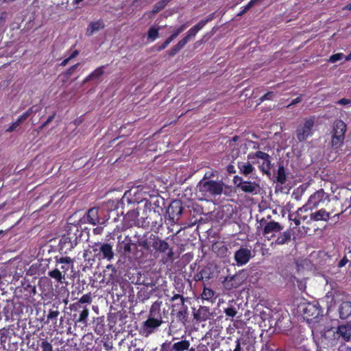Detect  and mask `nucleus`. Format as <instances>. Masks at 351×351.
Returning a JSON list of instances; mask_svg holds the SVG:
<instances>
[{"mask_svg": "<svg viewBox=\"0 0 351 351\" xmlns=\"http://www.w3.org/2000/svg\"><path fill=\"white\" fill-rule=\"evenodd\" d=\"M136 245L142 250L152 253L164 254L162 258L164 264L172 263L174 260V252L169 243L151 232H145L143 235L135 234Z\"/></svg>", "mask_w": 351, "mask_h": 351, "instance_id": "nucleus-1", "label": "nucleus"}, {"mask_svg": "<svg viewBox=\"0 0 351 351\" xmlns=\"http://www.w3.org/2000/svg\"><path fill=\"white\" fill-rule=\"evenodd\" d=\"M298 312L309 324L318 323L319 319L323 317V309L317 301L301 302L298 306Z\"/></svg>", "mask_w": 351, "mask_h": 351, "instance_id": "nucleus-2", "label": "nucleus"}, {"mask_svg": "<svg viewBox=\"0 0 351 351\" xmlns=\"http://www.w3.org/2000/svg\"><path fill=\"white\" fill-rule=\"evenodd\" d=\"M317 351H336L339 348L333 330L325 329L321 332L320 337L315 341Z\"/></svg>", "mask_w": 351, "mask_h": 351, "instance_id": "nucleus-3", "label": "nucleus"}, {"mask_svg": "<svg viewBox=\"0 0 351 351\" xmlns=\"http://www.w3.org/2000/svg\"><path fill=\"white\" fill-rule=\"evenodd\" d=\"M162 323V320L160 306L159 305L154 304L151 306L148 319L143 322L142 326L143 332L146 333L145 336L147 337L152 334Z\"/></svg>", "mask_w": 351, "mask_h": 351, "instance_id": "nucleus-4", "label": "nucleus"}, {"mask_svg": "<svg viewBox=\"0 0 351 351\" xmlns=\"http://www.w3.org/2000/svg\"><path fill=\"white\" fill-rule=\"evenodd\" d=\"M247 159L251 160L252 164H258L259 170L267 176H270L271 165V157L266 152L257 151L247 155Z\"/></svg>", "mask_w": 351, "mask_h": 351, "instance_id": "nucleus-5", "label": "nucleus"}, {"mask_svg": "<svg viewBox=\"0 0 351 351\" xmlns=\"http://www.w3.org/2000/svg\"><path fill=\"white\" fill-rule=\"evenodd\" d=\"M224 184L222 182H217L215 180H201L197 187L199 191L204 195L208 196H217L221 195L223 191Z\"/></svg>", "mask_w": 351, "mask_h": 351, "instance_id": "nucleus-6", "label": "nucleus"}, {"mask_svg": "<svg viewBox=\"0 0 351 351\" xmlns=\"http://www.w3.org/2000/svg\"><path fill=\"white\" fill-rule=\"evenodd\" d=\"M315 122V117L311 116L304 119V121L298 125L295 130V136L299 142H304L308 137L313 136Z\"/></svg>", "mask_w": 351, "mask_h": 351, "instance_id": "nucleus-7", "label": "nucleus"}, {"mask_svg": "<svg viewBox=\"0 0 351 351\" xmlns=\"http://www.w3.org/2000/svg\"><path fill=\"white\" fill-rule=\"evenodd\" d=\"M171 301V314L175 315L180 321L185 322L188 317V307L184 303V298L180 294H175Z\"/></svg>", "mask_w": 351, "mask_h": 351, "instance_id": "nucleus-8", "label": "nucleus"}, {"mask_svg": "<svg viewBox=\"0 0 351 351\" xmlns=\"http://www.w3.org/2000/svg\"><path fill=\"white\" fill-rule=\"evenodd\" d=\"M143 219L142 221H138V225L143 228L151 227L152 230H158L162 226V218L158 210H149V214Z\"/></svg>", "mask_w": 351, "mask_h": 351, "instance_id": "nucleus-9", "label": "nucleus"}, {"mask_svg": "<svg viewBox=\"0 0 351 351\" xmlns=\"http://www.w3.org/2000/svg\"><path fill=\"white\" fill-rule=\"evenodd\" d=\"M330 329L334 330L335 336L340 346L351 340V323L340 324L337 328L331 327Z\"/></svg>", "mask_w": 351, "mask_h": 351, "instance_id": "nucleus-10", "label": "nucleus"}, {"mask_svg": "<svg viewBox=\"0 0 351 351\" xmlns=\"http://www.w3.org/2000/svg\"><path fill=\"white\" fill-rule=\"evenodd\" d=\"M197 32L192 27L186 33V36L181 39L175 46L168 51L167 54L169 57H173L179 51L182 49L193 38H194Z\"/></svg>", "mask_w": 351, "mask_h": 351, "instance_id": "nucleus-11", "label": "nucleus"}, {"mask_svg": "<svg viewBox=\"0 0 351 351\" xmlns=\"http://www.w3.org/2000/svg\"><path fill=\"white\" fill-rule=\"evenodd\" d=\"M167 212L169 215V220L174 223H178L183 212L182 202L179 199L173 200L169 206Z\"/></svg>", "mask_w": 351, "mask_h": 351, "instance_id": "nucleus-12", "label": "nucleus"}, {"mask_svg": "<svg viewBox=\"0 0 351 351\" xmlns=\"http://www.w3.org/2000/svg\"><path fill=\"white\" fill-rule=\"evenodd\" d=\"M245 281V278L241 273H237L232 276L225 277L222 281L223 287L226 290H232L239 287Z\"/></svg>", "mask_w": 351, "mask_h": 351, "instance_id": "nucleus-13", "label": "nucleus"}, {"mask_svg": "<svg viewBox=\"0 0 351 351\" xmlns=\"http://www.w3.org/2000/svg\"><path fill=\"white\" fill-rule=\"evenodd\" d=\"M227 146L230 149V156L232 160L237 158L240 154V148L244 146L246 147V144L241 139L239 136H234L227 141Z\"/></svg>", "mask_w": 351, "mask_h": 351, "instance_id": "nucleus-14", "label": "nucleus"}, {"mask_svg": "<svg viewBox=\"0 0 351 351\" xmlns=\"http://www.w3.org/2000/svg\"><path fill=\"white\" fill-rule=\"evenodd\" d=\"M83 231L80 227V222L78 223H70L67 226L66 232L63 234L68 239L72 240L75 243H79L82 236Z\"/></svg>", "mask_w": 351, "mask_h": 351, "instance_id": "nucleus-15", "label": "nucleus"}, {"mask_svg": "<svg viewBox=\"0 0 351 351\" xmlns=\"http://www.w3.org/2000/svg\"><path fill=\"white\" fill-rule=\"evenodd\" d=\"M308 200L309 201V204H311V206L315 208L322 203H324L326 200L330 202V196L324 189H321L312 194Z\"/></svg>", "mask_w": 351, "mask_h": 351, "instance_id": "nucleus-16", "label": "nucleus"}, {"mask_svg": "<svg viewBox=\"0 0 351 351\" xmlns=\"http://www.w3.org/2000/svg\"><path fill=\"white\" fill-rule=\"evenodd\" d=\"M99 208L93 207L90 208L86 214L79 221L80 223H89L93 226L101 223V219L99 216Z\"/></svg>", "mask_w": 351, "mask_h": 351, "instance_id": "nucleus-17", "label": "nucleus"}, {"mask_svg": "<svg viewBox=\"0 0 351 351\" xmlns=\"http://www.w3.org/2000/svg\"><path fill=\"white\" fill-rule=\"evenodd\" d=\"M251 257V250L245 247H241L234 253V260L239 266L247 263Z\"/></svg>", "mask_w": 351, "mask_h": 351, "instance_id": "nucleus-18", "label": "nucleus"}, {"mask_svg": "<svg viewBox=\"0 0 351 351\" xmlns=\"http://www.w3.org/2000/svg\"><path fill=\"white\" fill-rule=\"evenodd\" d=\"M142 201H145V207L147 210H162L160 204H164V199L158 195H150L149 199L144 198Z\"/></svg>", "mask_w": 351, "mask_h": 351, "instance_id": "nucleus-19", "label": "nucleus"}, {"mask_svg": "<svg viewBox=\"0 0 351 351\" xmlns=\"http://www.w3.org/2000/svg\"><path fill=\"white\" fill-rule=\"evenodd\" d=\"M117 250L119 252L123 253L124 255L129 254L132 252V247L137 245L136 243H133L131 238L126 236L123 241H121V236L118 237Z\"/></svg>", "mask_w": 351, "mask_h": 351, "instance_id": "nucleus-20", "label": "nucleus"}, {"mask_svg": "<svg viewBox=\"0 0 351 351\" xmlns=\"http://www.w3.org/2000/svg\"><path fill=\"white\" fill-rule=\"evenodd\" d=\"M335 212V209H330L326 211L325 209L322 208L310 215V221H328L330 219V215Z\"/></svg>", "mask_w": 351, "mask_h": 351, "instance_id": "nucleus-21", "label": "nucleus"}, {"mask_svg": "<svg viewBox=\"0 0 351 351\" xmlns=\"http://www.w3.org/2000/svg\"><path fill=\"white\" fill-rule=\"evenodd\" d=\"M330 202L332 204L331 209H335V211H337L338 208H341L340 213L335 214L334 217H339L341 213L346 212V210L351 206V200L348 198L345 199L344 204H343L337 197H334L332 200L330 199ZM329 209L330 210V208Z\"/></svg>", "mask_w": 351, "mask_h": 351, "instance_id": "nucleus-22", "label": "nucleus"}, {"mask_svg": "<svg viewBox=\"0 0 351 351\" xmlns=\"http://www.w3.org/2000/svg\"><path fill=\"white\" fill-rule=\"evenodd\" d=\"M77 243H75L72 240L68 239L62 235L58 243L59 252L61 254H66L77 246Z\"/></svg>", "mask_w": 351, "mask_h": 351, "instance_id": "nucleus-23", "label": "nucleus"}, {"mask_svg": "<svg viewBox=\"0 0 351 351\" xmlns=\"http://www.w3.org/2000/svg\"><path fill=\"white\" fill-rule=\"evenodd\" d=\"M99 252L103 259L111 261L114 256L112 246L108 243H104L99 246Z\"/></svg>", "mask_w": 351, "mask_h": 351, "instance_id": "nucleus-24", "label": "nucleus"}, {"mask_svg": "<svg viewBox=\"0 0 351 351\" xmlns=\"http://www.w3.org/2000/svg\"><path fill=\"white\" fill-rule=\"evenodd\" d=\"M283 230V226L278 222L270 221L266 223L263 230V234L267 235L270 233L280 232Z\"/></svg>", "mask_w": 351, "mask_h": 351, "instance_id": "nucleus-25", "label": "nucleus"}, {"mask_svg": "<svg viewBox=\"0 0 351 351\" xmlns=\"http://www.w3.org/2000/svg\"><path fill=\"white\" fill-rule=\"evenodd\" d=\"M346 130V124L342 120H337L334 123L332 134L345 139Z\"/></svg>", "mask_w": 351, "mask_h": 351, "instance_id": "nucleus-26", "label": "nucleus"}, {"mask_svg": "<svg viewBox=\"0 0 351 351\" xmlns=\"http://www.w3.org/2000/svg\"><path fill=\"white\" fill-rule=\"evenodd\" d=\"M291 236L292 234L291 230H287L282 233L280 232L274 241V243L276 245L288 244L291 240Z\"/></svg>", "mask_w": 351, "mask_h": 351, "instance_id": "nucleus-27", "label": "nucleus"}, {"mask_svg": "<svg viewBox=\"0 0 351 351\" xmlns=\"http://www.w3.org/2000/svg\"><path fill=\"white\" fill-rule=\"evenodd\" d=\"M259 189V184L256 182L244 181L240 187V190L246 193L256 194Z\"/></svg>", "mask_w": 351, "mask_h": 351, "instance_id": "nucleus-28", "label": "nucleus"}, {"mask_svg": "<svg viewBox=\"0 0 351 351\" xmlns=\"http://www.w3.org/2000/svg\"><path fill=\"white\" fill-rule=\"evenodd\" d=\"M339 317L346 319L351 315V302L344 301L339 306Z\"/></svg>", "mask_w": 351, "mask_h": 351, "instance_id": "nucleus-29", "label": "nucleus"}, {"mask_svg": "<svg viewBox=\"0 0 351 351\" xmlns=\"http://www.w3.org/2000/svg\"><path fill=\"white\" fill-rule=\"evenodd\" d=\"M105 27V24L102 19L96 21H91L86 29V35L91 36L95 32H98Z\"/></svg>", "mask_w": 351, "mask_h": 351, "instance_id": "nucleus-30", "label": "nucleus"}, {"mask_svg": "<svg viewBox=\"0 0 351 351\" xmlns=\"http://www.w3.org/2000/svg\"><path fill=\"white\" fill-rule=\"evenodd\" d=\"M211 313L210 309L206 306H200L194 314V317L198 321H206L210 318Z\"/></svg>", "mask_w": 351, "mask_h": 351, "instance_id": "nucleus-31", "label": "nucleus"}, {"mask_svg": "<svg viewBox=\"0 0 351 351\" xmlns=\"http://www.w3.org/2000/svg\"><path fill=\"white\" fill-rule=\"evenodd\" d=\"M252 162H238L237 167L239 169V173L245 176H247L248 175L252 173L255 171V168L252 165Z\"/></svg>", "mask_w": 351, "mask_h": 351, "instance_id": "nucleus-32", "label": "nucleus"}, {"mask_svg": "<svg viewBox=\"0 0 351 351\" xmlns=\"http://www.w3.org/2000/svg\"><path fill=\"white\" fill-rule=\"evenodd\" d=\"M212 250L217 255V256L223 258L227 256L228 249L223 243L217 242L213 245Z\"/></svg>", "mask_w": 351, "mask_h": 351, "instance_id": "nucleus-33", "label": "nucleus"}, {"mask_svg": "<svg viewBox=\"0 0 351 351\" xmlns=\"http://www.w3.org/2000/svg\"><path fill=\"white\" fill-rule=\"evenodd\" d=\"M55 259L56 263L62 264L61 269L64 273H66L73 266V261L69 256H62L60 258L56 256Z\"/></svg>", "mask_w": 351, "mask_h": 351, "instance_id": "nucleus-34", "label": "nucleus"}, {"mask_svg": "<svg viewBox=\"0 0 351 351\" xmlns=\"http://www.w3.org/2000/svg\"><path fill=\"white\" fill-rule=\"evenodd\" d=\"M92 301L93 300L90 293L84 294L80 298V300L77 302L73 303L71 305V309L73 311H77L82 308V304H90Z\"/></svg>", "mask_w": 351, "mask_h": 351, "instance_id": "nucleus-35", "label": "nucleus"}, {"mask_svg": "<svg viewBox=\"0 0 351 351\" xmlns=\"http://www.w3.org/2000/svg\"><path fill=\"white\" fill-rule=\"evenodd\" d=\"M287 181V176H286V171L285 168L283 165H279L277 173L276 176V182L278 184H280L281 185H283L286 183Z\"/></svg>", "mask_w": 351, "mask_h": 351, "instance_id": "nucleus-36", "label": "nucleus"}, {"mask_svg": "<svg viewBox=\"0 0 351 351\" xmlns=\"http://www.w3.org/2000/svg\"><path fill=\"white\" fill-rule=\"evenodd\" d=\"M89 315V309L84 306L82 310L80 311L79 317L75 319V323H82L84 326H87L88 317Z\"/></svg>", "mask_w": 351, "mask_h": 351, "instance_id": "nucleus-37", "label": "nucleus"}, {"mask_svg": "<svg viewBox=\"0 0 351 351\" xmlns=\"http://www.w3.org/2000/svg\"><path fill=\"white\" fill-rule=\"evenodd\" d=\"M190 342L189 340H181L173 344V349L174 351H186L189 349Z\"/></svg>", "mask_w": 351, "mask_h": 351, "instance_id": "nucleus-38", "label": "nucleus"}, {"mask_svg": "<svg viewBox=\"0 0 351 351\" xmlns=\"http://www.w3.org/2000/svg\"><path fill=\"white\" fill-rule=\"evenodd\" d=\"M345 139L332 134L331 146L335 152L337 153L339 149L343 145Z\"/></svg>", "mask_w": 351, "mask_h": 351, "instance_id": "nucleus-39", "label": "nucleus"}, {"mask_svg": "<svg viewBox=\"0 0 351 351\" xmlns=\"http://www.w3.org/2000/svg\"><path fill=\"white\" fill-rule=\"evenodd\" d=\"M14 308V304L12 302L7 300L6 305L3 308L2 313L5 317L6 320H8L10 317H12V310Z\"/></svg>", "mask_w": 351, "mask_h": 351, "instance_id": "nucleus-40", "label": "nucleus"}, {"mask_svg": "<svg viewBox=\"0 0 351 351\" xmlns=\"http://www.w3.org/2000/svg\"><path fill=\"white\" fill-rule=\"evenodd\" d=\"M215 19V13H211L205 19L201 20L198 23L193 26V28L198 32L200 31L208 22Z\"/></svg>", "mask_w": 351, "mask_h": 351, "instance_id": "nucleus-41", "label": "nucleus"}, {"mask_svg": "<svg viewBox=\"0 0 351 351\" xmlns=\"http://www.w3.org/2000/svg\"><path fill=\"white\" fill-rule=\"evenodd\" d=\"M171 0H160L155 3L152 10V13H158L163 10Z\"/></svg>", "mask_w": 351, "mask_h": 351, "instance_id": "nucleus-42", "label": "nucleus"}, {"mask_svg": "<svg viewBox=\"0 0 351 351\" xmlns=\"http://www.w3.org/2000/svg\"><path fill=\"white\" fill-rule=\"evenodd\" d=\"M158 28L152 26L147 32V39L150 41H154L157 38H158Z\"/></svg>", "mask_w": 351, "mask_h": 351, "instance_id": "nucleus-43", "label": "nucleus"}, {"mask_svg": "<svg viewBox=\"0 0 351 351\" xmlns=\"http://www.w3.org/2000/svg\"><path fill=\"white\" fill-rule=\"evenodd\" d=\"M48 275L51 278H54L55 280L60 282H61L62 280L64 278V276L62 274L61 271L58 269H55L52 271H49Z\"/></svg>", "mask_w": 351, "mask_h": 351, "instance_id": "nucleus-44", "label": "nucleus"}, {"mask_svg": "<svg viewBox=\"0 0 351 351\" xmlns=\"http://www.w3.org/2000/svg\"><path fill=\"white\" fill-rule=\"evenodd\" d=\"M107 65H102L95 69L90 74L93 80L98 79L104 73V69Z\"/></svg>", "mask_w": 351, "mask_h": 351, "instance_id": "nucleus-45", "label": "nucleus"}, {"mask_svg": "<svg viewBox=\"0 0 351 351\" xmlns=\"http://www.w3.org/2000/svg\"><path fill=\"white\" fill-rule=\"evenodd\" d=\"M80 66V63H77L70 66L68 69L62 73V75L65 77V80H62L64 82H66L75 72L76 69Z\"/></svg>", "mask_w": 351, "mask_h": 351, "instance_id": "nucleus-46", "label": "nucleus"}, {"mask_svg": "<svg viewBox=\"0 0 351 351\" xmlns=\"http://www.w3.org/2000/svg\"><path fill=\"white\" fill-rule=\"evenodd\" d=\"M215 295L213 290L209 288H204L202 293V298L203 300H209Z\"/></svg>", "mask_w": 351, "mask_h": 351, "instance_id": "nucleus-47", "label": "nucleus"}, {"mask_svg": "<svg viewBox=\"0 0 351 351\" xmlns=\"http://www.w3.org/2000/svg\"><path fill=\"white\" fill-rule=\"evenodd\" d=\"M42 351H53L52 344L47 339H43L40 343Z\"/></svg>", "mask_w": 351, "mask_h": 351, "instance_id": "nucleus-48", "label": "nucleus"}, {"mask_svg": "<svg viewBox=\"0 0 351 351\" xmlns=\"http://www.w3.org/2000/svg\"><path fill=\"white\" fill-rule=\"evenodd\" d=\"M224 313L227 317H234L237 313V309L233 306H230L224 308Z\"/></svg>", "mask_w": 351, "mask_h": 351, "instance_id": "nucleus-49", "label": "nucleus"}, {"mask_svg": "<svg viewBox=\"0 0 351 351\" xmlns=\"http://www.w3.org/2000/svg\"><path fill=\"white\" fill-rule=\"evenodd\" d=\"M314 208L311 206V204H309V201L308 200L306 204L297 210L295 215H300V213H302L303 212H307L309 210H312Z\"/></svg>", "mask_w": 351, "mask_h": 351, "instance_id": "nucleus-50", "label": "nucleus"}, {"mask_svg": "<svg viewBox=\"0 0 351 351\" xmlns=\"http://www.w3.org/2000/svg\"><path fill=\"white\" fill-rule=\"evenodd\" d=\"M343 57L345 58V56L343 53H337L331 55L328 61L331 63H335L341 60Z\"/></svg>", "mask_w": 351, "mask_h": 351, "instance_id": "nucleus-51", "label": "nucleus"}, {"mask_svg": "<svg viewBox=\"0 0 351 351\" xmlns=\"http://www.w3.org/2000/svg\"><path fill=\"white\" fill-rule=\"evenodd\" d=\"M171 341H166L160 346V351H174Z\"/></svg>", "mask_w": 351, "mask_h": 351, "instance_id": "nucleus-52", "label": "nucleus"}, {"mask_svg": "<svg viewBox=\"0 0 351 351\" xmlns=\"http://www.w3.org/2000/svg\"><path fill=\"white\" fill-rule=\"evenodd\" d=\"M244 181L245 180H243L242 177L237 176V175L234 176L233 178V180H232L234 184L239 189H240L241 185L243 184Z\"/></svg>", "mask_w": 351, "mask_h": 351, "instance_id": "nucleus-53", "label": "nucleus"}, {"mask_svg": "<svg viewBox=\"0 0 351 351\" xmlns=\"http://www.w3.org/2000/svg\"><path fill=\"white\" fill-rule=\"evenodd\" d=\"M275 94L273 91H269L260 97V101L262 102L265 100H273Z\"/></svg>", "mask_w": 351, "mask_h": 351, "instance_id": "nucleus-54", "label": "nucleus"}, {"mask_svg": "<svg viewBox=\"0 0 351 351\" xmlns=\"http://www.w3.org/2000/svg\"><path fill=\"white\" fill-rule=\"evenodd\" d=\"M217 175V171L211 170V171H206L205 173V174H204V176L202 180L207 181V180H209V179H210L212 178H214Z\"/></svg>", "mask_w": 351, "mask_h": 351, "instance_id": "nucleus-55", "label": "nucleus"}, {"mask_svg": "<svg viewBox=\"0 0 351 351\" xmlns=\"http://www.w3.org/2000/svg\"><path fill=\"white\" fill-rule=\"evenodd\" d=\"M204 273H207V269H202L199 272L195 274L193 276V280L196 282L203 280Z\"/></svg>", "mask_w": 351, "mask_h": 351, "instance_id": "nucleus-56", "label": "nucleus"}, {"mask_svg": "<svg viewBox=\"0 0 351 351\" xmlns=\"http://www.w3.org/2000/svg\"><path fill=\"white\" fill-rule=\"evenodd\" d=\"M60 315V312L58 310H50L47 315V319L49 320L57 319L58 316Z\"/></svg>", "mask_w": 351, "mask_h": 351, "instance_id": "nucleus-57", "label": "nucleus"}, {"mask_svg": "<svg viewBox=\"0 0 351 351\" xmlns=\"http://www.w3.org/2000/svg\"><path fill=\"white\" fill-rule=\"evenodd\" d=\"M254 0H250L247 4L244 7L243 10L239 13V16L243 15L250 8H251L255 4Z\"/></svg>", "mask_w": 351, "mask_h": 351, "instance_id": "nucleus-58", "label": "nucleus"}, {"mask_svg": "<svg viewBox=\"0 0 351 351\" xmlns=\"http://www.w3.org/2000/svg\"><path fill=\"white\" fill-rule=\"evenodd\" d=\"M56 115V112H54L51 115H50V116L47 118V119L45 122H43V123L41 124V125H40V129H43V128H45V127H46V126H47L49 123H51V122L53 121V119L55 118Z\"/></svg>", "mask_w": 351, "mask_h": 351, "instance_id": "nucleus-59", "label": "nucleus"}, {"mask_svg": "<svg viewBox=\"0 0 351 351\" xmlns=\"http://www.w3.org/2000/svg\"><path fill=\"white\" fill-rule=\"evenodd\" d=\"M295 214H289V219L291 220V221H293L295 225L296 226H299L301 223V220L300 219V217H298L297 215L295 216V217L293 219V216Z\"/></svg>", "mask_w": 351, "mask_h": 351, "instance_id": "nucleus-60", "label": "nucleus"}, {"mask_svg": "<svg viewBox=\"0 0 351 351\" xmlns=\"http://www.w3.org/2000/svg\"><path fill=\"white\" fill-rule=\"evenodd\" d=\"M172 41L169 40V38L166 39V40L160 46L158 47L157 51H160L165 49Z\"/></svg>", "mask_w": 351, "mask_h": 351, "instance_id": "nucleus-61", "label": "nucleus"}, {"mask_svg": "<svg viewBox=\"0 0 351 351\" xmlns=\"http://www.w3.org/2000/svg\"><path fill=\"white\" fill-rule=\"evenodd\" d=\"M19 125L20 124L16 121L8 127V128L6 130V132H12L14 131Z\"/></svg>", "mask_w": 351, "mask_h": 351, "instance_id": "nucleus-62", "label": "nucleus"}, {"mask_svg": "<svg viewBox=\"0 0 351 351\" xmlns=\"http://www.w3.org/2000/svg\"><path fill=\"white\" fill-rule=\"evenodd\" d=\"M226 171L230 174H233L236 173V169L234 165L232 163H230L226 167Z\"/></svg>", "mask_w": 351, "mask_h": 351, "instance_id": "nucleus-63", "label": "nucleus"}, {"mask_svg": "<svg viewBox=\"0 0 351 351\" xmlns=\"http://www.w3.org/2000/svg\"><path fill=\"white\" fill-rule=\"evenodd\" d=\"M6 16V12H2L0 13V26H3L5 24Z\"/></svg>", "mask_w": 351, "mask_h": 351, "instance_id": "nucleus-64", "label": "nucleus"}]
</instances>
